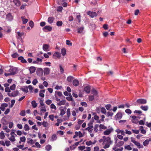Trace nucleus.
Returning <instances> with one entry per match:
<instances>
[{"instance_id": "56", "label": "nucleus", "mask_w": 151, "mask_h": 151, "mask_svg": "<svg viewBox=\"0 0 151 151\" xmlns=\"http://www.w3.org/2000/svg\"><path fill=\"white\" fill-rule=\"evenodd\" d=\"M5 145H6L8 147L11 145L10 142L8 140L6 141H5Z\"/></svg>"}, {"instance_id": "14", "label": "nucleus", "mask_w": 151, "mask_h": 151, "mask_svg": "<svg viewBox=\"0 0 151 151\" xmlns=\"http://www.w3.org/2000/svg\"><path fill=\"white\" fill-rule=\"evenodd\" d=\"M122 116V114L121 112H118L115 116V118L116 120L120 119Z\"/></svg>"}, {"instance_id": "64", "label": "nucleus", "mask_w": 151, "mask_h": 151, "mask_svg": "<svg viewBox=\"0 0 151 151\" xmlns=\"http://www.w3.org/2000/svg\"><path fill=\"white\" fill-rule=\"evenodd\" d=\"M52 102V101L50 99H48L45 101L46 103L48 105L50 104Z\"/></svg>"}, {"instance_id": "42", "label": "nucleus", "mask_w": 151, "mask_h": 151, "mask_svg": "<svg viewBox=\"0 0 151 151\" xmlns=\"http://www.w3.org/2000/svg\"><path fill=\"white\" fill-rule=\"evenodd\" d=\"M84 28L83 27H81L78 29V32L79 33H82L83 30Z\"/></svg>"}, {"instance_id": "8", "label": "nucleus", "mask_w": 151, "mask_h": 151, "mask_svg": "<svg viewBox=\"0 0 151 151\" xmlns=\"http://www.w3.org/2000/svg\"><path fill=\"white\" fill-rule=\"evenodd\" d=\"M120 147V146H118V145L116 144L113 148V149L115 151H122L123 148L122 147L119 148Z\"/></svg>"}, {"instance_id": "25", "label": "nucleus", "mask_w": 151, "mask_h": 151, "mask_svg": "<svg viewBox=\"0 0 151 151\" xmlns=\"http://www.w3.org/2000/svg\"><path fill=\"white\" fill-rule=\"evenodd\" d=\"M46 111V109L45 106H41L40 107V112L41 114L44 112H45Z\"/></svg>"}, {"instance_id": "12", "label": "nucleus", "mask_w": 151, "mask_h": 151, "mask_svg": "<svg viewBox=\"0 0 151 151\" xmlns=\"http://www.w3.org/2000/svg\"><path fill=\"white\" fill-rule=\"evenodd\" d=\"M13 19V16L10 13H9L6 15V19L9 21H12Z\"/></svg>"}, {"instance_id": "60", "label": "nucleus", "mask_w": 151, "mask_h": 151, "mask_svg": "<svg viewBox=\"0 0 151 151\" xmlns=\"http://www.w3.org/2000/svg\"><path fill=\"white\" fill-rule=\"evenodd\" d=\"M15 101L14 100H12L11 101V104L10 106V107H12L13 106H14L15 103Z\"/></svg>"}, {"instance_id": "5", "label": "nucleus", "mask_w": 151, "mask_h": 151, "mask_svg": "<svg viewBox=\"0 0 151 151\" xmlns=\"http://www.w3.org/2000/svg\"><path fill=\"white\" fill-rule=\"evenodd\" d=\"M9 72L11 75H14L16 74L17 72V68L14 67L11 68L9 70Z\"/></svg>"}, {"instance_id": "17", "label": "nucleus", "mask_w": 151, "mask_h": 151, "mask_svg": "<svg viewBox=\"0 0 151 151\" xmlns=\"http://www.w3.org/2000/svg\"><path fill=\"white\" fill-rule=\"evenodd\" d=\"M49 47V45L47 44H44L43 45L42 49L43 50L45 51H47L49 50L48 49Z\"/></svg>"}, {"instance_id": "37", "label": "nucleus", "mask_w": 151, "mask_h": 151, "mask_svg": "<svg viewBox=\"0 0 151 151\" xmlns=\"http://www.w3.org/2000/svg\"><path fill=\"white\" fill-rule=\"evenodd\" d=\"M140 108L143 111H147L148 109V107L147 106H141L140 107Z\"/></svg>"}, {"instance_id": "35", "label": "nucleus", "mask_w": 151, "mask_h": 151, "mask_svg": "<svg viewBox=\"0 0 151 151\" xmlns=\"http://www.w3.org/2000/svg\"><path fill=\"white\" fill-rule=\"evenodd\" d=\"M84 91L87 93H89L90 91V88L89 86H86L84 88Z\"/></svg>"}, {"instance_id": "44", "label": "nucleus", "mask_w": 151, "mask_h": 151, "mask_svg": "<svg viewBox=\"0 0 151 151\" xmlns=\"http://www.w3.org/2000/svg\"><path fill=\"white\" fill-rule=\"evenodd\" d=\"M105 107L106 109L108 110H111V106L110 104H108L106 105Z\"/></svg>"}, {"instance_id": "54", "label": "nucleus", "mask_w": 151, "mask_h": 151, "mask_svg": "<svg viewBox=\"0 0 151 151\" xmlns=\"http://www.w3.org/2000/svg\"><path fill=\"white\" fill-rule=\"evenodd\" d=\"M20 139L21 141L24 142H25L26 140V138L24 136L21 137Z\"/></svg>"}, {"instance_id": "43", "label": "nucleus", "mask_w": 151, "mask_h": 151, "mask_svg": "<svg viewBox=\"0 0 151 151\" xmlns=\"http://www.w3.org/2000/svg\"><path fill=\"white\" fill-rule=\"evenodd\" d=\"M0 138L1 139H3L5 137L4 133L3 131H1L0 133Z\"/></svg>"}, {"instance_id": "36", "label": "nucleus", "mask_w": 151, "mask_h": 151, "mask_svg": "<svg viewBox=\"0 0 151 151\" xmlns=\"http://www.w3.org/2000/svg\"><path fill=\"white\" fill-rule=\"evenodd\" d=\"M21 18L22 19V22L23 24H26L28 22V20L25 18V17H22Z\"/></svg>"}, {"instance_id": "40", "label": "nucleus", "mask_w": 151, "mask_h": 151, "mask_svg": "<svg viewBox=\"0 0 151 151\" xmlns=\"http://www.w3.org/2000/svg\"><path fill=\"white\" fill-rule=\"evenodd\" d=\"M99 125L98 124H96L94 128V131L95 132H97L98 131V128L99 127Z\"/></svg>"}, {"instance_id": "62", "label": "nucleus", "mask_w": 151, "mask_h": 151, "mask_svg": "<svg viewBox=\"0 0 151 151\" xmlns=\"http://www.w3.org/2000/svg\"><path fill=\"white\" fill-rule=\"evenodd\" d=\"M36 60L37 63V64H40L39 63H41L42 61V59L40 58H37Z\"/></svg>"}, {"instance_id": "52", "label": "nucleus", "mask_w": 151, "mask_h": 151, "mask_svg": "<svg viewBox=\"0 0 151 151\" xmlns=\"http://www.w3.org/2000/svg\"><path fill=\"white\" fill-rule=\"evenodd\" d=\"M107 116L109 117V116L111 117L114 114L112 112H110L109 111L107 112L106 113Z\"/></svg>"}, {"instance_id": "7", "label": "nucleus", "mask_w": 151, "mask_h": 151, "mask_svg": "<svg viewBox=\"0 0 151 151\" xmlns=\"http://www.w3.org/2000/svg\"><path fill=\"white\" fill-rule=\"evenodd\" d=\"M132 122L133 123L137 124L138 122V118L139 117H137L135 116H132Z\"/></svg>"}, {"instance_id": "2", "label": "nucleus", "mask_w": 151, "mask_h": 151, "mask_svg": "<svg viewBox=\"0 0 151 151\" xmlns=\"http://www.w3.org/2000/svg\"><path fill=\"white\" fill-rule=\"evenodd\" d=\"M98 93L97 91L94 89H93L91 91V95L89 97V100L92 101L94 99V97H98Z\"/></svg>"}, {"instance_id": "47", "label": "nucleus", "mask_w": 151, "mask_h": 151, "mask_svg": "<svg viewBox=\"0 0 151 151\" xmlns=\"http://www.w3.org/2000/svg\"><path fill=\"white\" fill-rule=\"evenodd\" d=\"M99 127L100 129H107L106 127L102 124H100L99 126Z\"/></svg>"}, {"instance_id": "32", "label": "nucleus", "mask_w": 151, "mask_h": 151, "mask_svg": "<svg viewBox=\"0 0 151 151\" xmlns=\"http://www.w3.org/2000/svg\"><path fill=\"white\" fill-rule=\"evenodd\" d=\"M93 127H88L87 128H86L85 129L86 130L88 131L89 132L91 133L93 130Z\"/></svg>"}, {"instance_id": "16", "label": "nucleus", "mask_w": 151, "mask_h": 151, "mask_svg": "<svg viewBox=\"0 0 151 151\" xmlns=\"http://www.w3.org/2000/svg\"><path fill=\"white\" fill-rule=\"evenodd\" d=\"M52 28L51 27L48 26H45L42 29L43 30L45 31L46 32L47 31H50L52 29Z\"/></svg>"}, {"instance_id": "46", "label": "nucleus", "mask_w": 151, "mask_h": 151, "mask_svg": "<svg viewBox=\"0 0 151 151\" xmlns=\"http://www.w3.org/2000/svg\"><path fill=\"white\" fill-rule=\"evenodd\" d=\"M101 112L102 113L106 114V111L104 107H101Z\"/></svg>"}, {"instance_id": "45", "label": "nucleus", "mask_w": 151, "mask_h": 151, "mask_svg": "<svg viewBox=\"0 0 151 151\" xmlns=\"http://www.w3.org/2000/svg\"><path fill=\"white\" fill-rule=\"evenodd\" d=\"M124 148L125 149L127 150H130L132 149V147L129 145H125Z\"/></svg>"}, {"instance_id": "51", "label": "nucleus", "mask_w": 151, "mask_h": 151, "mask_svg": "<svg viewBox=\"0 0 151 151\" xmlns=\"http://www.w3.org/2000/svg\"><path fill=\"white\" fill-rule=\"evenodd\" d=\"M29 25L31 28H32L34 26V23L32 21H30L29 22Z\"/></svg>"}, {"instance_id": "24", "label": "nucleus", "mask_w": 151, "mask_h": 151, "mask_svg": "<svg viewBox=\"0 0 151 151\" xmlns=\"http://www.w3.org/2000/svg\"><path fill=\"white\" fill-rule=\"evenodd\" d=\"M35 70L36 69L35 67L33 66L31 67L29 69L30 73H34L35 72Z\"/></svg>"}, {"instance_id": "30", "label": "nucleus", "mask_w": 151, "mask_h": 151, "mask_svg": "<svg viewBox=\"0 0 151 151\" xmlns=\"http://www.w3.org/2000/svg\"><path fill=\"white\" fill-rule=\"evenodd\" d=\"M31 104L32 106L34 108H36L37 106V103H36V102L35 101H32L31 102Z\"/></svg>"}, {"instance_id": "57", "label": "nucleus", "mask_w": 151, "mask_h": 151, "mask_svg": "<svg viewBox=\"0 0 151 151\" xmlns=\"http://www.w3.org/2000/svg\"><path fill=\"white\" fill-rule=\"evenodd\" d=\"M42 124L43 125V127H46L48 125V124L47 122L45 121L42 122Z\"/></svg>"}, {"instance_id": "21", "label": "nucleus", "mask_w": 151, "mask_h": 151, "mask_svg": "<svg viewBox=\"0 0 151 151\" xmlns=\"http://www.w3.org/2000/svg\"><path fill=\"white\" fill-rule=\"evenodd\" d=\"M1 122L4 125H6L8 124V122L6 121V120L4 118H3L1 119Z\"/></svg>"}, {"instance_id": "33", "label": "nucleus", "mask_w": 151, "mask_h": 151, "mask_svg": "<svg viewBox=\"0 0 151 151\" xmlns=\"http://www.w3.org/2000/svg\"><path fill=\"white\" fill-rule=\"evenodd\" d=\"M57 137L55 134H53L51 137V141H54L56 140Z\"/></svg>"}, {"instance_id": "49", "label": "nucleus", "mask_w": 151, "mask_h": 151, "mask_svg": "<svg viewBox=\"0 0 151 151\" xmlns=\"http://www.w3.org/2000/svg\"><path fill=\"white\" fill-rule=\"evenodd\" d=\"M19 55L17 53H15L11 55L12 57L13 58H17L18 56Z\"/></svg>"}, {"instance_id": "4", "label": "nucleus", "mask_w": 151, "mask_h": 151, "mask_svg": "<svg viewBox=\"0 0 151 151\" xmlns=\"http://www.w3.org/2000/svg\"><path fill=\"white\" fill-rule=\"evenodd\" d=\"M113 131V129L112 127H110L106 130L103 132V134L105 135H108L110 134Z\"/></svg>"}, {"instance_id": "20", "label": "nucleus", "mask_w": 151, "mask_h": 151, "mask_svg": "<svg viewBox=\"0 0 151 151\" xmlns=\"http://www.w3.org/2000/svg\"><path fill=\"white\" fill-rule=\"evenodd\" d=\"M66 114L67 115V118L66 119H65V120H66L68 119H69V118L70 115V109L68 108L67 109L66 111Z\"/></svg>"}, {"instance_id": "18", "label": "nucleus", "mask_w": 151, "mask_h": 151, "mask_svg": "<svg viewBox=\"0 0 151 151\" xmlns=\"http://www.w3.org/2000/svg\"><path fill=\"white\" fill-rule=\"evenodd\" d=\"M8 105L6 103H3L0 106V109L2 111H4L5 110V108Z\"/></svg>"}, {"instance_id": "26", "label": "nucleus", "mask_w": 151, "mask_h": 151, "mask_svg": "<svg viewBox=\"0 0 151 151\" xmlns=\"http://www.w3.org/2000/svg\"><path fill=\"white\" fill-rule=\"evenodd\" d=\"M74 78V77L72 76H69L67 78V81L69 82H72V80Z\"/></svg>"}, {"instance_id": "23", "label": "nucleus", "mask_w": 151, "mask_h": 151, "mask_svg": "<svg viewBox=\"0 0 151 151\" xmlns=\"http://www.w3.org/2000/svg\"><path fill=\"white\" fill-rule=\"evenodd\" d=\"M60 56V54L58 52H56L53 54V56L55 58H59Z\"/></svg>"}, {"instance_id": "22", "label": "nucleus", "mask_w": 151, "mask_h": 151, "mask_svg": "<svg viewBox=\"0 0 151 151\" xmlns=\"http://www.w3.org/2000/svg\"><path fill=\"white\" fill-rule=\"evenodd\" d=\"M22 49L19 48V45L17 47V49H18V52L20 53H22L24 51V46L22 45Z\"/></svg>"}, {"instance_id": "59", "label": "nucleus", "mask_w": 151, "mask_h": 151, "mask_svg": "<svg viewBox=\"0 0 151 151\" xmlns=\"http://www.w3.org/2000/svg\"><path fill=\"white\" fill-rule=\"evenodd\" d=\"M50 108L52 109H54L56 110L57 109V108L53 104H52L50 105Z\"/></svg>"}, {"instance_id": "29", "label": "nucleus", "mask_w": 151, "mask_h": 151, "mask_svg": "<svg viewBox=\"0 0 151 151\" xmlns=\"http://www.w3.org/2000/svg\"><path fill=\"white\" fill-rule=\"evenodd\" d=\"M66 101L65 100H63L61 101H60L59 102L57 103V104L59 106H61V105H64L65 104Z\"/></svg>"}, {"instance_id": "63", "label": "nucleus", "mask_w": 151, "mask_h": 151, "mask_svg": "<svg viewBox=\"0 0 151 151\" xmlns=\"http://www.w3.org/2000/svg\"><path fill=\"white\" fill-rule=\"evenodd\" d=\"M25 110H22L20 113V115L22 116H24L25 114Z\"/></svg>"}, {"instance_id": "41", "label": "nucleus", "mask_w": 151, "mask_h": 151, "mask_svg": "<svg viewBox=\"0 0 151 151\" xmlns=\"http://www.w3.org/2000/svg\"><path fill=\"white\" fill-rule=\"evenodd\" d=\"M51 146L50 145H48L46 146L45 149L47 151H49L51 149Z\"/></svg>"}, {"instance_id": "11", "label": "nucleus", "mask_w": 151, "mask_h": 151, "mask_svg": "<svg viewBox=\"0 0 151 151\" xmlns=\"http://www.w3.org/2000/svg\"><path fill=\"white\" fill-rule=\"evenodd\" d=\"M88 15L90 16L91 18H93L97 16V14L96 12L89 11L87 13Z\"/></svg>"}, {"instance_id": "48", "label": "nucleus", "mask_w": 151, "mask_h": 151, "mask_svg": "<svg viewBox=\"0 0 151 151\" xmlns=\"http://www.w3.org/2000/svg\"><path fill=\"white\" fill-rule=\"evenodd\" d=\"M66 53V50L65 48H62L61 49V54L63 56L65 55Z\"/></svg>"}, {"instance_id": "53", "label": "nucleus", "mask_w": 151, "mask_h": 151, "mask_svg": "<svg viewBox=\"0 0 151 151\" xmlns=\"http://www.w3.org/2000/svg\"><path fill=\"white\" fill-rule=\"evenodd\" d=\"M16 88V85L15 84H13L10 87V90H14Z\"/></svg>"}, {"instance_id": "58", "label": "nucleus", "mask_w": 151, "mask_h": 151, "mask_svg": "<svg viewBox=\"0 0 151 151\" xmlns=\"http://www.w3.org/2000/svg\"><path fill=\"white\" fill-rule=\"evenodd\" d=\"M124 142L123 141H120L118 142L117 144L118 145V146H121L124 144Z\"/></svg>"}, {"instance_id": "61", "label": "nucleus", "mask_w": 151, "mask_h": 151, "mask_svg": "<svg viewBox=\"0 0 151 151\" xmlns=\"http://www.w3.org/2000/svg\"><path fill=\"white\" fill-rule=\"evenodd\" d=\"M149 142L147 139L145 141H144L143 142V145L144 146H146L149 144Z\"/></svg>"}, {"instance_id": "9", "label": "nucleus", "mask_w": 151, "mask_h": 151, "mask_svg": "<svg viewBox=\"0 0 151 151\" xmlns=\"http://www.w3.org/2000/svg\"><path fill=\"white\" fill-rule=\"evenodd\" d=\"M147 101L146 99H138L137 101V102L140 104H145L147 103Z\"/></svg>"}, {"instance_id": "34", "label": "nucleus", "mask_w": 151, "mask_h": 151, "mask_svg": "<svg viewBox=\"0 0 151 151\" xmlns=\"http://www.w3.org/2000/svg\"><path fill=\"white\" fill-rule=\"evenodd\" d=\"M52 55V53L51 52H47L46 53H44V56L45 58H47L49 57V55Z\"/></svg>"}, {"instance_id": "3", "label": "nucleus", "mask_w": 151, "mask_h": 151, "mask_svg": "<svg viewBox=\"0 0 151 151\" xmlns=\"http://www.w3.org/2000/svg\"><path fill=\"white\" fill-rule=\"evenodd\" d=\"M131 142L134 143L139 148H143V146L142 145H141L140 143L136 141L135 139L132 137L131 138Z\"/></svg>"}, {"instance_id": "19", "label": "nucleus", "mask_w": 151, "mask_h": 151, "mask_svg": "<svg viewBox=\"0 0 151 151\" xmlns=\"http://www.w3.org/2000/svg\"><path fill=\"white\" fill-rule=\"evenodd\" d=\"M79 81L77 79H74L73 81V84L74 86H76L79 85Z\"/></svg>"}, {"instance_id": "28", "label": "nucleus", "mask_w": 151, "mask_h": 151, "mask_svg": "<svg viewBox=\"0 0 151 151\" xmlns=\"http://www.w3.org/2000/svg\"><path fill=\"white\" fill-rule=\"evenodd\" d=\"M21 90L23 92L27 93L28 92V87L27 86H24L21 88Z\"/></svg>"}, {"instance_id": "39", "label": "nucleus", "mask_w": 151, "mask_h": 151, "mask_svg": "<svg viewBox=\"0 0 151 151\" xmlns=\"http://www.w3.org/2000/svg\"><path fill=\"white\" fill-rule=\"evenodd\" d=\"M65 111L66 109H60V115L63 116L64 115L65 113Z\"/></svg>"}, {"instance_id": "31", "label": "nucleus", "mask_w": 151, "mask_h": 151, "mask_svg": "<svg viewBox=\"0 0 151 151\" xmlns=\"http://www.w3.org/2000/svg\"><path fill=\"white\" fill-rule=\"evenodd\" d=\"M24 129L25 131H28L29 129V127L27 124H25L24 127Z\"/></svg>"}, {"instance_id": "55", "label": "nucleus", "mask_w": 151, "mask_h": 151, "mask_svg": "<svg viewBox=\"0 0 151 151\" xmlns=\"http://www.w3.org/2000/svg\"><path fill=\"white\" fill-rule=\"evenodd\" d=\"M62 24L63 22L62 21H58L56 23L57 26L58 27L61 26L62 25Z\"/></svg>"}, {"instance_id": "15", "label": "nucleus", "mask_w": 151, "mask_h": 151, "mask_svg": "<svg viewBox=\"0 0 151 151\" xmlns=\"http://www.w3.org/2000/svg\"><path fill=\"white\" fill-rule=\"evenodd\" d=\"M43 73L44 75H47L50 74V69L48 68H44Z\"/></svg>"}, {"instance_id": "10", "label": "nucleus", "mask_w": 151, "mask_h": 151, "mask_svg": "<svg viewBox=\"0 0 151 151\" xmlns=\"http://www.w3.org/2000/svg\"><path fill=\"white\" fill-rule=\"evenodd\" d=\"M37 74L39 76H42L43 73V70L41 68H38L37 71Z\"/></svg>"}, {"instance_id": "13", "label": "nucleus", "mask_w": 151, "mask_h": 151, "mask_svg": "<svg viewBox=\"0 0 151 151\" xmlns=\"http://www.w3.org/2000/svg\"><path fill=\"white\" fill-rule=\"evenodd\" d=\"M10 2L13 3L17 6H19L20 4V2L19 0H10Z\"/></svg>"}, {"instance_id": "6", "label": "nucleus", "mask_w": 151, "mask_h": 151, "mask_svg": "<svg viewBox=\"0 0 151 151\" xmlns=\"http://www.w3.org/2000/svg\"><path fill=\"white\" fill-rule=\"evenodd\" d=\"M19 92L18 91L16 90V91L12 92L11 93H8V95L11 97H15L17 96L19 94Z\"/></svg>"}, {"instance_id": "38", "label": "nucleus", "mask_w": 151, "mask_h": 151, "mask_svg": "<svg viewBox=\"0 0 151 151\" xmlns=\"http://www.w3.org/2000/svg\"><path fill=\"white\" fill-rule=\"evenodd\" d=\"M8 139L12 142H14L16 141L14 136H11L10 137L8 138Z\"/></svg>"}, {"instance_id": "50", "label": "nucleus", "mask_w": 151, "mask_h": 151, "mask_svg": "<svg viewBox=\"0 0 151 151\" xmlns=\"http://www.w3.org/2000/svg\"><path fill=\"white\" fill-rule=\"evenodd\" d=\"M57 122L55 124V125L56 126H58L59 125L60 123H61L62 122V121L61 120L59 119H57Z\"/></svg>"}, {"instance_id": "1", "label": "nucleus", "mask_w": 151, "mask_h": 151, "mask_svg": "<svg viewBox=\"0 0 151 151\" xmlns=\"http://www.w3.org/2000/svg\"><path fill=\"white\" fill-rule=\"evenodd\" d=\"M102 138V139L99 140V142H103V144L104 145L103 147L104 148L106 149L109 148L112 142L111 140L110 137H106V136H103Z\"/></svg>"}, {"instance_id": "27", "label": "nucleus", "mask_w": 151, "mask_h": 151, "mask_svg": "<svg viewBox=\"0 0 151 151\" xmlns=\"http://www.w3.org/2000/svg\"><path fill=\"white\" fill-rule=\"evenodd\" d=\"M54 19V18L52 17H49L48 18L47 21L50 24H52Z\"/></svg>"}]
</instances>
